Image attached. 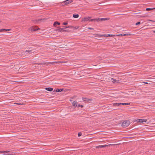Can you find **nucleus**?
Segmentation results:
<instances>
[{"label": "nucleus", "mask_w": 155, "mask_h": 155, "mask_svg": "<svg viewBox=\"0 0 155 155\" xmlns=\"http://www.w3.org/2000/svg\"><path fill=\"white\" fill-rule=\"evenodd\" d=\"M82 99L83 101L86 102L90 103V102L92 101V99H89L87 98L82 97Z\"/></svg>", "instance_id": "obj_5"}, {"label": "nucleus", "mask_w": 155, "mask_h": 155, "mask_svg": "<svg viewBox=\"0 0 155 155\" xmlns=\"http://www.w3.org/2000/svg\"><path fill=\"white\" fill-rule=\"evenodd\" d=\"M120 104L121 105H128L130 104V103H120Z\"/></svg>", "instance_id": "obj_16"}, {"label": "nucleus", "mask_w": 155, "mask_h": 155, "mask_svg": "<svg viewBox=\"0 0 155 155\" xmlns=\"http://www.w3.org/2000/svg\"><path fill=\"white\" fill-rule=\"evenodd\" d=\"M70 100V101H71V100Z\"/></svg>", "instance_id": "obj_39"}, {"label": "nucleus", "mask_w": 155, "mask_h": 155, "mask_svg": "<svg viewBox=\"0 0 155 155\" xmlns=\"http://www.w3.org/2000/svg\"><path fill=\"white\" fill-rule=\"evenodd\" d=\"M148 21H153L150 20H149Z\"/></svg>", "instance_id": "obj_34"}, {"label": "nucleus", "mask_w": 155, "mask_h": 155, "mask_svg": "<svg viewBox=\"0 0 155 155\" xmlns=\"http://www.w3.org/2000/svg\"><path fill=\"white\" fill-rule=\"evenodd\" d=\"M81 132H79L78 133V137H80L81 135Z\"/></svg>", "instance_id": "obj_27"}, {"label": "nucleus", "mask_w": 155, "mask_h": 155, "mask_svg": "<svg viewBox=\"0 0 155 155\" xmlns=\"http://www.w3.org/2000/svg\"><path fill=\"white\" fill-rule=\"evenodd\" d=\"M130 124V121L129 120H125L122 123V126L123 127H126L128 126Z\"/></svg>", "instance_id": "obj_2"}, {"label": "nucleus", "mask_w": 155, "mask_h": 155, "mask_svg": "<svg viewBox=\"0 0 155 155\" xmlns=\"http://www.w3.org/2000/svg\"><path fill=\"white\" fill-rule=\"evenodd\" d=\"M78 107H83V105H80V104H78Z\"/></svg>", "instance_id": "obj_29"}, {"label": "nucleus", "mask_w": 155, "mask_h": 155, "mask_svg": "<svg viewBox=\"0 0 155 155\" xmlns=\"http://www.w3.org/2000/svg\"><path fill=\"white\" fill-rule=\"evenodd\" d=\"M109 19L108 18H99L98 19L95 18L91 19V21H97L98 22L99 21H103L107 20Z\"/></svg>", "instance_id": "obj_1"}, {"label": "nucleus", "mask_w": 155, "mask_h": 155, "mask_svg": "<svg viewBox=\"0 0 155 155\" xmlns=\"http://www.w3.org/2000/svg\"><path fill=\"white\" fill-rule=\"evenodd\" d=\"M8 152H9V151H0V153H4V154H8L7 153H8Z\"/></svg>", "instance_id": "obj_17"}, {"label": "nucleus", "mask_w": 155, "mask_h": 155, "mask_svg": "<svg viewBox=\"0 0 155 155\" xmlns=\"http://www.w3.org/2000/svg\"><path fill=\"white\" fill-rule=\"evenodd\" d=\"M28 52V53H29V54H31V53L32 52H31V50H26V51H25V52Z\"/></svg>", "instance_id": "obj_26"}, {"label": "nucleus", "mask_w": 155, "mask_h": 155, "mask_svg": "<svg viewBox=\"0 0 155 155\" xmlns=\"http://www.w3.org/2000/svg\"><path fill=\"white\" fill-rule=\"evenodd\" d=\"M87 29H90V30H93L94 29V28H90V27L88 28Z\"/></svg>", "instance_id": "obj_33"}, {"label": "nucleus", "mask_w": 155, "mask_h": 155, "mask_svg": "<svg viewBox=\"0 0 155 155\" xmlns=\"http://www.w3.org/2000/svg\"><path fill=\"white\" fill-rule=\"evenodd\" d=\"M131 34H120V35H116L117 36H128V35H131Z\"/></svg>", "instance_id": "obj_8"}, {"label": "nucleus", "mask_w": 155, "mask_h": 155, "mask_svg": "<svg viewBox=\"0 0 155 155\" xmlns=\"http://www.w3.org/2000/svg\"><path fill=\"white\" fill-rule=\"evenodd\" d=\"M11 30V29H2L0 30V32H3L4 31H9Z\"/></svg>", "instance_id": "obj_13"}, {"label": "nucleus", "mask_w": 155, "mask_h": 155, "mask_svg": "<svg viewBox=\"0 0 155 155\" xmlns=\"http://www.w3.org/2000/svg\"><path fill=\"white\" fill-rule=\"evenodd\" d=\"M144 83L146 84H148V83H147V82H144Z\"/></svg>", "instance_id": "obj_36"}, {"label": "nucleus", "mask_w": 155, "mask_h": 155, "mask_svg": "<svg viewBox=\"0 0 155 155\" xmlns=\"http://www.w3.org/2000/svg\"><path fill=\"white\" fill-rule=\"evenodd\" d=\"M155 9V8H147L146 9V10L147 11H149L153 10V9Z\"/></svg>", "instance_id": "obj_24"}, {"label": "nucleus", "mask_w": 155, "mask_h": 155, "mask_svg": "<svg viewBox=\"0 0 155 155\" xmlns=\"http://www.w3.org/2000/svg\"><path fill=\"white\" fill-rule=\"evenodd\" d=\"M90 18L89 17H87L84 18V20H83V21H90L91 20V19H90Z\"/></svg>", "instance_id": "obj_11"}, {"label": "nucleus", "mask_w": 155, "mask_h": 155, "mask_svg": "<svg viewBox=\"0 0 155 155\" xmlns=\"http://www.w3.org/2000/svg\"><path fill=\"white\" fill-rule=\"evenodd\" d=\"M115 35H110V34H107V35H104L105 37H113L114 36H115Z\"/></svg>", "instance_id": "obj_12"}, {"label": "nucleus", "mask_w": 155, "mask_h": 155, "mask_svg": "<svg viewBox=\"0 0 155 155\" xmlns=\"http://www.w3.org/2000/svg\"><path fill=\"white\" fill-rule=\"evenodd\" d=\"M140 122H141V123H142V122H146V121H147V120L146 119H140Z\"/></svg>", "instance_id": "obj_15"}, {"label": "nucleus", "mask_w": 155, "mask_h": 155, "mask_svg": "<svg viewBox=\"0 0 155 155\" xmlns=\"http://www.w3.org/2000/svg\"><path fill=\"white\" fill-rule=\"evenodd\" d=\"M111 80L110 81L113 83H115L116 82H118L117 80L116 79H113L112 78H111Z\"/></svg>", "instance_id": "obj_19"}, {"label": "nucleus", "mask_w": 155, "mask_h": 155, "mask_svg": "<svg viewBox=\"0 0 155 155\" xmlns=\"http://www.w3.org/2000/svg\"><path fill=\"white\" fill-rule=\"evenodd\" d=\"M57 24L58 25H60V23L59 22H58L57 21H55L53 25L54 26H56V25Z\"/></svg>", "instance_id": "obj_18"}, {"label": "nucleus", "mask_w": 155, "mask_h": 155, "mask_svg": "<svg viewBox=\"0 0 155 155\" xmlns=\"http://www.w3.org/2000/svg\"><path fill=\"white\" fill-rule=\"evenodd\" d=\"M140 24V22H137L136 24V25H137L139 24Z\"/></svg>", "instance_id": "obj_28"}, {"label": "nucleus", "mask_w": 155, "mask_h": 155, "mask_svg": "<svg viewBox=\"0 0 155 155\" xmlns=\"http://www.w3.org/2000/svg\"><path fill=\"white\" fill-rule=\"evenodd\" d=\"M79 17V15L78 14H73V17L74 18H78Z\"/></svg>", "instance_id": "obj_21"}, {"label": "nucleus", "mask_w": 155, "mask_h": 155, "mask_svg": "<svg viewBox=\"0 0 155 155\" xmlns=\"http://www.w3.org/2000/svg\"><path fill=\"white\" fill-rule=\"evenodd\" d=\"M140 119H137V120L136 121L137 122H140Z\"/></svg>", "instance_id": "obj_31"}, {"label": "nucleus", "mask_w": 155, "mask_h": 155, "mask_svg": "<svg viewBox=\"0 0 155 155\" xmlns=\"http://www.w3.org/2000/svg\"><path fill=\"white\" fill-rule=\"evenodd\" d=\"M67 24H68L67 22H64L63 24L64 25H66Z\"/></svg>", "instance_id": "obj_32"}, {"label": "nucleus", "mask_w": 155, "mask_h": 155, "mask_svg": "<svg viewBox=\"0 0 155 155\" xmlns=\"http://www.w3.org/2000/svg\"><path fill=\"white\" fill-rule=\"evenodd\" d=\"M153 32H154V33H155V31H153Z\"/></svg>", "instance_id": "obj_37"}, {"label": "nucleus", "mask_w": 155, "mask_h": 155, "mask_svg": "<svg viewBox=\"0 0 155 155\" xmlns=\"http://www.w3.org/2000/svg\"><path fill=\"white\" fill-rule=\"evenodd\" d=\"M59 62H57V61H54V62H47L46 63H39L38 64V65H46L47 66L48 64H52L53 63H57Z\"/></svg>", "instance_id": "obj_3"}, {"label": "nucleus", "mask_w": 155, "mask_h": 155, "mask_svg": "<svg viewBox=\"0 0 155 155\" xmlns=\"http://www.w3.org/2000/svg\"><path fill=\"white\" fill-rule=\"evenodd\" d=\"M30 28L31 31H35L39 29L37 26H32Z\"/></svg>", "instance_id": "obj_6"}, {"label": "nucleus", "mask_w": 155, "mask_h": 155, "mask_svg": "<svg viewBox=\"0 0 155 155\" xmlns=\"http://www.w3.org/2000/svg\"><path fill=\"white\" fill-rule=\"evenodd\" d=\"M64 28H60L57 29L56 30V31H58L59 32V31H60V32H61V31L64 32V31H67L68 30H64Z\"/></svg>", "instance_id": "obj_7"}, {"label": "nucleus", "mask_w": 155, "mask_h": 155, "mask_svg": "<svg viewBox=\"0 0 155 155\" xmlns=\"http://www.w3.org/2000/svg\"><path fill=\"white\" fill-rule=\"evenodd\" d=\"M45 89L49 91H51L53 90V88L51 87H46Z\"/></svg>", "instance_id": "obj_10"}, {"label": "nucleus", "mask_w": 155, "mask_h": 155, "mask_svg": "<svg viewBox=\"0 0 155 155\" xmlns=\"http://www.w3.org/2000/svg\"><path fill=\"white\" fill-rule=\"evenodd\" d=\"M71 27V26H64L63 28H64L65 29L67 28H69Z\"/></svg>", "instance_id": "obj_30"}, {"label": "nucleus", "mask_w": 155, "mask_h": 155, "mask_svg": "<svg viewBox=\"0 0 155 155\" xmlns=\"http://www.w3.org/2000/svg\"><path fill=\"white\" fill-rule=\"evenodd\" d=\"M1 21H0V23L1 22Z\"/></svg>", "instance_id": "obj_38"}, {"label": "nucleus", "mask_w": 155, "mask_h": 155, "mask_svg": "<svg viewBox=\"0 0 155 155\" xmlns=\"http://www.w3.org/2000/svg\"><path fill=\"white\" fill-rule=\"evenodd\" d=\"M113 105L114 106H119L120 105V103H114L113 104Z\"/></svg>", "instance_id": "obj_20"}, {"label": "nucleus", "mask_w": 155, "mask_h": 155, "mask_svg": "<svg viewBox=\"0 0 155 155\" xmlns=\"http://www.w3.org/2000/svg\"><path fill=\"white\" fill-rule=\"evenodd\" d=\"M15 104H17L18 105H25V103H15Z\"/></svg>", "instance_id": "obj_25"}, {"label": "nucleus", "mask_w": 155, "mask_h": 155, "mask_svg": "<svg viewBox=\"0 0 155 155\" xmlns=\"http://www.w3.org/2000/svg\"><path fill=\"white\" fill-rule=\"evenodd\" d=\"M108 146V145H102L97 146L96 147V148H102L103 147H105L106 146Z\"/></svg>", "instance_id": "obj_9"}, {"label": "nucleus", "mask_w": 155, "mask_h": 155, "mask_svg": "<svg viewBox=\"0 0 155 155\" xmlns=\"http://www.w3.org/2000/svg\"><path fill=\"white\" fill-rule=\"evenodd\" d=\"M78 103L76 101H74L73 102L72 104L74 106L76 107Z\"/></svg>", "instance_id": "obj_14"}, {"label": "nucleus", "mask_w": 155, "mask_h": 155, "mask_svg": "<svg viewBox=\"0 0 155 155\" xmlns=\"http://www.w3.org/2000/svg\"><path fill=\"white\" fill-rule=\"evenodd\" d=\"M62 89H57L56 90V92H60L63 91Z\"/></svg>", "instance_id": "obj_22"}, {"label": "nucleus", "mask_w": 155, "mask_h": 155, "mask_svg": "<svg viewBox=\"0 0 155 155\" xmlns=\"http://www.w3.org/2000/svg\"><path fill=\"white\" fill-rule=\"evenodd\" d=\"M72 0H67L62 2L61 4L63 5H65L72 2Z\"/></svg>", "instance_id": "obj_4"}, {"label": "nucleus", "mask_w": 155, "mask_h": 155, "mask_svg": "<svg viewBox=\"0 0 155 155\" xmlns=\"http://www.w3.org/2000/svg\"><path fill=\"white\" fill-rule=\"evenodd\" d=\"M147 16H142V17H145Z\"/></svg>", "instance_id": "obj_35"}, {"label": "nucleus", "mask_w": 155, "mask_h": 155, "mask_svg": "<svg viewBox=\"0 0 155 155\" xmlns=\"http://www.w3.org/2000/svg\"><path fill=\"white\" fill-rule=\"evenodd\" d=\"M42 19H36L35 20H34V21H35L36 22H37V23H38V22L39 21H40L41 20H42Z\"/></svg>", "instance_id": "obj_23"}]
</instances>
